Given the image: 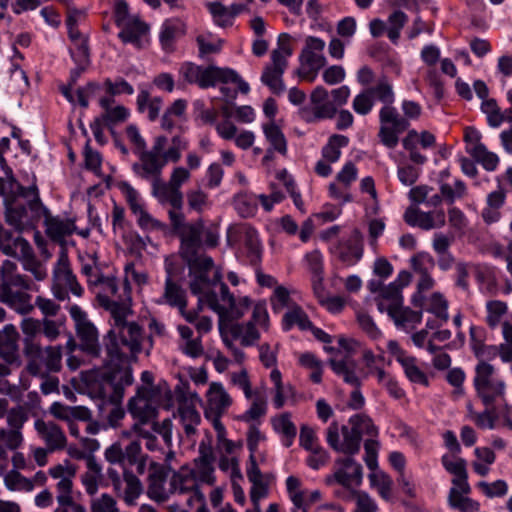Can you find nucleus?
I'll use <instances>...</instances> for the list:
<instances>
[{
    "label": "nucleus",
    "mask_w": 512,
    "mask_h": 512,
    "mask_svg": "<svg viewBox=\"0 0 512 512\" xmlns=\"http://www.w3.org/2000/svg\"><path fill=\"white\" fill-rule=\"evenodd\" d=\"M193 463L194 467L181 466L169 476L167 467L152 461L148 475V497L157 503H164L171 496H176L182 499L189 509H193L196 502L206 501L202 486L215 484L214 463L198 460H194Z\"/></svg>",
    "instance_id": "f257e3e1"
},
{
    "label": "nucleus",
    "mask_w": 512,
    "mask_h": 512,
    "mask_svg": "<svg viewBox=\"0 0 512 512\" xmlns=\"http://www.w3.org/2000/svg\"><path fill=\"white\" fill-rule=\"evenodd\" d=\"M132 309L116 311L112 329L104 336L106 356L103 359L105 366L113 370L122 365L135 361L138 355L146 351L147 354L153 347L151 336H146L143 328L135 321L130 320Z\"/></svg>",
    "instance_id": "f03ea898"
},
{
    "label": "nucleus",
    "mask_w": 512,
    "mask_h": 512,
    "mask_svg": "<svg viewBox=\"0 0 512 512\" xmlns=\"http://www.w3.org/2000/svg\"><path fill=\"white\" fill-rule=\"evenodd\" d=\"M189 147V141L175 135L171 139V145L160 156L159 166H154V170L146 172L141 179L151 183L152 195L161 204H169L171 209H182L183 193L182 186L188 183L192 177L190 169L184 166H175L171 170L169 180L165 182L162 178L163 169L171 163H178L182 157L183 151Z\"/></svg>",
    "instance_id": "7ed1b4c3"
},
{
    "label": "nucleus",
    "mask_w": 512,
    "mask_h": 512,
    "mask_svg": "<svg viewBox=\"0 0 512 512\" xmlns=\"http://www.w3.org/2000/svg\"><path fill=\"white\" fill-rule=\"evenodd\" d=\"M208 307L219 315L220 334L227 333L232 339H240L242 346H252L260 338V332L254 322L235 323L249 309V297L235 298L226 284H221V300L214 294L208 296Z\"/></svg>",
    "instance_id": "20e7f679"
},
{
    "label": "nucleus",
    "mask_w": 512,
    "mask_h": 512,
    "mask_svg": "<svg viewBox=\"0 0 512 512\" xmlns=\"http://www.w3.org/2000/svg\"><path fill=\"white\" fill-rule=\"evenodd\" d=\"M182 209H170L168 217L171 228L180 240L179 253L183 259L201 255L203 245L214 248L218 245V234L206 228L202 219L186 222Z\"/></svg>",
    "instance_id": "39448f33"
},
{
    "label": "nucleus",
    "mask_w": 512,
    "mask_h": 512,
    "mask_svg": "<svg viewBox=\"0 0 512 512\" xmlns=\"http://www.w3.org/2000/svg\"><path fill=\"white\" fill-rule=\"evenodd\" d=\"M35 286L26 276L17 272V264L4 260L0 266V302L20 315L33 312L32 295Z\"/></svg>",
    "instance_id": "423d86ee"
},
{
    "label": "nucleus",
    "mask_w": 512,
    "mask_h": 512,
    "mask_svg": "<svg viewBox=\"0 0 512 512\" xmlns=\"http://www.w3.org/2000/svg\"><path fill=\"white\" fill-rule=\"evenodd\" d=\"M363 435L375 438L378 429L370 417L357 414L349 419L348 425L341 428L337 422H332L326 430V441L333 450L353 455L359 451Z\"/></svg>",
    "instance_id": "0eeeda50"
},
{
    "label": "nucleus",
    "mask_w": 512,
    "mask_h": 512,
    "mask_svg": "<svg viewBox=\"0 0 512 512\" xmlns=\"http://www.w3.org/2000/svg\"><path fill=\"white\" fill-rule=\"evenodd\" d=\"M188 266L190 283L189 288L192 294L200 296V302H206L208 296L214 294L221 300V273L215 268L213 259L201 254L191 258L183 259Z\"/></svg>",
    "instance_id": "6e6552de"
},
{
    "label": "nucleus",
    "mask_w": 512,
    "mask_h": 512,
    "mask_svg": "<svg viewBox=\"0 0 512 512\" xmlns=\"http://www.w3.org/2000/svg\"><path fill=\"white\" fill-rule=\"evenodd\" d=\"M179 75L186 83L197 85L201 89L215 87L218 84L234 83L243 94H247L250 90L248 83L242 80L236 71L227 67L201 66L185 62L179 69Z\"/></svg>",
    "instance_id": "1a4fd4ad"
},
{
    "label": "nucleus",
    "mask_w": 512,
    "mask_h": 512,
    "mask_svg": "<svg viewBox=\"0 0 512 512\" xmlns=\"http://www.w3.org/2000/svg\"><path fill=\"white\" fill-rule=\"evenodd\" d=\"M349 97L350 89L346 85L330 93L323 86H316L310 94V106L302 107L299 115L306 123L332 119L337 114V107L345 105Z\"/></svg>",
    "instance_id": "9d476101"
},
{
    "label": "nucleus",
    "mask_w": 512,
    "mask_h": 512,
    "mask_svg": "<svg viewBox=\"0 0 512 512\" xmlns=\"http://www.w3.org/2000/svg\"><path fill=\"white\" fill-rule=\"evenodd\" d=\"M126 138L132 146L133 153L138 160L132 165L135 175L141 178L146 172H151L154 166H159L160 156L167 150L166 136H156L150 149L135 125H128L125 129Z\"/></svg>",
    "instance_id": "9b49d317"
},
{
    "label": "nucleus",
    "mask_w": 512,
    "mask_h": 512,
    "mask_svg": "<svg viewBox=\"0 0 512 512\" xmlns=\"http://www.w3.org/2000/svg\"><path fill=\"white\" fill-rule=\"evenodd\" d=\"M473 386L476 396L487 408H494L505 402L506 384L493 365L480 359L475 366Z\"/></svg>",
    "instance_id": "f8f14e48"
},
{
    "label": "nucleus",
    "mask_w": 512,
    "mask_h": 512,
    "mask_svg": "<svg viewBox=\"0 0 512 512\" xmlns=\"http://www.w3.org/2000/svg\"><path fill=\"white\" fill-rule=\"evenodd\" d=\"M26 370L32 376L44 378L52 372H59L62 367V347H42L39 342L26 341L23 347Z\"/></svg>",
    "instance_id": "ddd939ff"
},
{
    "label": "nucleus",
    "mask_w": 512,
    "mask_h": 512,
    "mask_svg": "<svg viewBox=\"0 0 512 512\" xmlns=\"http://www.w3.org/2000/svg\"><path fill=\"white\" fill-rule=\"evenodd\" d=\"M293 54L291 36L282 33L278 37L277 48L271 52V63L267 65L262 73L261 81L274 94L284 91L283 73L288 65V58Z\"/></svg>",
    "instance_id": "4468645a"
},
{
    "label": "nucleus",
    "mask_w": 512,
    "mask_h": 512,
    "mask_svg": "<svg viewBox=\"0 0 512 512\" xmlns=\"http://www.w3.org/2000/svg\"><path fill=\"white\" fill-rule=\"evenodd\" d=\"M100 305L108 310L111 316L115 312L131 308V287L128 284L119 286L117 279L113 276H103L92 288Z\"/></svg>",
    "instance_id": "2eb2a0df"
},
{
    "label": "nucleus",
    "mask_w": 512,
    "mask_h": 512,
    "mask_svg": "<svg viewBox=\"0 0 512 512\" xmlns=\"http://www.w3.org/2000/svg\"><path fill=\"white\" fill-rule=\"evenodd\" d=\"M45 206L42 204L38 187L36 186V198L14 197L6 204V222L17 230H23L31 226L42 217Z\"/></svg>",
    "instance_id": "dca6fc26"
},
{
    "label": "nucleus",
    "mask_w": 512,
    "mask_h": 512,
    "mask_svg": "<svg viewBox=\"0 0 512 512\" xmlns=\"http://www.w3.org/2000/svg\"><path fill=\"white\" fill-rule=\"evenodd\" d=\"M52 293L59 301L69 300V292L76 297H81L84 289L79 284L76 275L73 273L68 253L62 249L53 268Z\"/></svg>",
    "instance_id": "f3484780"
},
{
    "label": "nucleus",
    "mask_w": 512,
    "mask_h": 512,
    "mask_svg": "<svg viewBox=\"0 0 512 512\" xmlns=\"http://www.w3.org/2000/svg\"><path fill=\"white\" fill-rule=\"evenodd\" d=\"M69 314L74 322L78 349L91 358H99L102 349L96 326L88 319L86 312L76 304L69 308Z\"/></svg>",
    "instance_id": "a211bd4d"
},
{
    "label": "nucleus",
    "mask_w": 512,
    "mask_h": 512,
    "mask_svg": "<svg viewBox=\"0 0 512 512\" xmlns=\"http://www.w3.org/2000/svg\"><path fill=\"white\" fill-rule=\"evenodd\" d=\"M380 142L389 149H394L399 143V135L408 130L410 122L403 118L393 106H382L379 111Z\"/></svg>",
    "instance_id": "6ab92c4d"
},
{
    "label": "nucleus",
    "mask_w": 512,
    "mask_h": 512,
    "mask_svg": "<svg viewBox=\"0 0 512 512\" xmlns=\"http://www.w3.org/2000/svg\"><path fill=\"white\" fill-rule=\"evenodd\" d=\"M112 373L91 370L82 374V380L92 398L117 403L122 397L121 389L114 384Z\"/></svg>",
    "instance_id": "aec40b11"
},
{
    "label": "nucleus",
    "mask_w": 512,
    "mask_h": 512,
    "mask_svg": "<svg viewBox=\"0 0 512 512\" xmlns=\"http://www.w3.org/2000/svg\"><path fill=\"white\" fill-rule=\"evenodd\" d=\"M44 217L45 233L52 241L64 244L67 237L73 233H77L83 238H88L90 229H77L74 218L63 217L60 215H52L51 212L45 207L42 214Z\"/></svg>",
    "instance_id": "412c9836"
},
{
    "label": "nucleus",
    "mask_w": 512,
    "mask_h": 512,
    "mask_svg": "<svg viewBox=\"0 0 512 512\" xmlns=\"http://www.w3.org/2000/svg\"><path fill=\"white\" fill-rule=\"evenodd\" d=\"M159 391L154 387L142 386L136 395L130 399L128 409L131 415L143 424L153 420L157 415Z\"/></svg>",
    "instance_id": "4be33fe9"
},
{
    "label": "nucleus",
    "mask_w": 512,
    "mask_h": 512,
    "mask_svg": "<svg viewBox=\"0 0 512 512\" xmlns=\"http://www.w3.org/2000/svg\"><path fill=\"white\" fill-rule=\"evenodd\" d=\"M481 133L473 126L464 129V142L466 144V152L480 163L487 171H494L498 164V156L487 150L486 146L481 142Z\"/></svg>",
    "instance_id": "5701e85b"
},
{
    "label": "nucleus",
    "mask_w": 512,
    "mask_h": 512,
    "mask_svg": "<svg viewBox=\"0 0 512 512\" xmlns=\"http://www.w3.org/2000/svg\"><path fill=\"white\" fill-rule=\"evenodd\" d=\"M206 398L205 417L211 421L212 425L216 422H221L222 415L226 413L232 404L231 396L221 383L212 382L206 393Z\"/></svg>",
    "instance_id": "b1692460"
},
{
    "label": "nucleus",
    "mask_w": 512,
    "mask_h": 512,
    "mask_svg": "<svg viewBox=\"0 0 512 512\" xmlns=\"http://www.w3.org/2000/svg\"><path fill=\"white\" fill-rule=\"evenodd\" d=\"M388 351L394 356L395 360L401 365L404 370L405 376L413 383L420 384L427 387L429 380L425 372L418 366L416 357L408 354L403 350L399 343L395 340H390L387 343Z\"/></svg>",
    "instance_id": "393cba45"
},
{
    "label": "nucleus",
    "mask_w": 512,
    "mask_h": 512,
    "mask_svg": "<svg viewBox=\"0 0 512 512\" xmlns=\"http://www.w3.org/2000/svg\"><path fill=\"white\" fill-rule=\"evenodd\" d=\"M411 279V273L403 270L393 282L381 288L377 298L378 309L389 313V309L400 306L403 303L402 289L410 284Z\"/></svg>",
    "instance_id": "a878e982"
},
{
    "label": "nucleus",
    "mask_w": 512,
    "mask_h": 512,
    "mask_svg": "<svg viewBox=\"0 0 512 512\" xmlns=\"http://www.w3.org/2000/svg\"><path fill=\"white\" fill-rule=\"evenodd\" d=\"M358 177V169L352 161L346 162L328 186L329 196L342 202L352 201L350 188Z\"/></svg>",
    "instance_id": "bb28decb"
},
{
    "label": "nucleus",
    "mask_w": 512,
    "mask_h": 512,
    "mask_svg": "<svg viewBox=\"0 0 512 512\" xmlns=\"http://www.w3.org/2000/svg\"><path fill=\"white\" fill-rule=\"evenodd\" d=\"M34 429L50 453L66 448L67 437L65 432L54 421L38 418L34 421Z\"/></svg>",
    "instance_id": "cd10ccee"
},
{
    "label": "nucleus",
    "mask_w": 512,
    "mask_h": 512,
    "mask_svg": "<svg viewBox=\"0 0 512 512\" xmlns=\"http://www.w3.org/2000/svg\"><path fill=\"white\" fill-rule=\"evenodd\" d=\"M336 469L332 475L326 477L327 485L338 483L344 487L360 485L362 481V467L351 458L336 461Z\"/></svg>",
    "instance_id": "c85d7f7f"
},
{
    "label": "nucleus",
    "mask_w": 512,
    "mask_h": 512,
    "mask_svg": "<svg viewBox=\"0 0 512 512\" xmlns=\"http://www.w3.org/2000/svg\"><path fill=\"white\" fill-rule=\"evenodd\" d=\"M335 256L344 264H356L363 255V238L358 230H354L346 240L340 241L333 249Z\"/></svg>",
    "instance_id": "c756f323"
},
{
    "label": "nucleus",
    "mask_w": 512,
    "mask_h": 512,
    "mask_svg": "<svg viewBox=\"0 0 512 512\" xmlns=\"http://www.w3.org/2000/svg\"><path fill=\"white\" fill-rule=\"evenodd\" d=\"M19 338L20 335L12 324H8L0 330V358L7 364H15L16 366L21 364Z\"/></svg>",
    "instance_id": "7c9ffc66"
},
{
    "label": "nucleus",
    "mask_w": 512,
    "mask_h": 512,
    "mask_svg": "<svg viewBox=\"0 0 512 512\" xmlns=\"http://www.w3.org/2000/svg\"><path fill=\"white\" fill-rule=\"evenodd\" d=\"M247 478L251 482L250 499L253 506H258L261 499L268 496L271 477L268 474H262L256 460L252 459L246 470Z\"/></svg>",
    "instance_id": "2f4dec72"
},
{
    "label": "nucleus",
    "mask_w": 512,
    "mask_h": 512,
    "mask_svg": "<svg viewBox=\"0 0 512 512\" xmlns=\"http://www.w3.org/2000/svg\"><path fill=\"white\" fill-rule=\"evenodd\" d=\"M237 232L241 242L243 243L249 263L258 267L262 260L263 248L257 230L250 225L245 224L240 226Z\"/></svg>",
    "instance_id": "473e14b6"
},
{
    "label": "nucleus",
    "mask_w": 512,
    "mask_h": 512,
    "mask_svg": "<svg viewBox=\"0 0 512 512\" xmlns=\"http://www.w3.org/2000/svg\"><path fill=\"white\" fill-rule=\"evenodd\" d=\"M20 251L13 258L20 261L24 270L30 272L37 281H43L47 277V270L36 257L33 247L28 241L18 243Z\"/></svg>",
    "instance_id": "72a5a7b5"
},
{
    "label": "nucleus",
    "mask_w": 512,
    "mask_h": 512,
    "mask_svg": "<svg viewBox=\"0 0 512 512\" xmlns=\"http://www.w3.org/2000/svg\"><path fill=\"white\" fill-rule=\"evenodd\" d=\"M177 331L179 333L177 347L182 354L192 359H198L204 355L201 336L194 337L193 330L186 325H178Z\"/></svg>",
    "instance_id": "f704fd0d"
},
{
    "label": "nucleus",
    "mask_w": 512,
    "mask_h": 512,
    "mask_svg": "<svg viewBox=\"0 0 512 512\" xmlns=\"http://www.w3.org/2000/svg\"><path fill=\"white\" fill-rule=\"evenodd\" d=\"M120 29L118 37L123 43H130L137 48H142L147 43L149 26L139 18H133Z\"/></svg>",
    "instance_id": "c9c22d12"
},
{
    "label": "nucleus",
    "mask_w": 512,
    "mask_h": 512,
    "mask_svg": "<svg viewBox=\"0 0 512 512\" xmlns=\"http://www.w3.org/2000/svg\"><path fill=\"white\" fill-rule=\"evenodd\" d=\"M140 452H142V447L139 441H131L125 448L117 441L106 448L104 456L109 463L125 467L126 463L139 455Z\"/></svg>",
    "instance_id": "e433bc0d"
},
{
    "label": "nucleus",
    "mask_w": 512,
    "mask_h": 512,
    "mask_svg": "<svg viewBox=\"0 0 512 512\" xmlns=\"http://www.w3.org/2000/svg\"><path fill=\"white\" fill-rule=\"evenodd\" d=\"M68 35L75 46V50H71L72 56L76 61L87 63L89 59V49L87 38L81 34L77 27L75 16L69 15L67 18Z\"/></svg>",
    "instance_id": "4c0bfd02"
},
{
    "label": "nucleus",
    "mask_w": 512,
    "mask_h": 512,
    "mask_svg": "<svg viewBox=\"0 0 512 512\" xmlns=\"http://www.w3.org/2000/svg\"><path fill=\"white\" fill-rule=\"evenodd\" d=\"M329 365L336 375L342 377L345 383L355 388L361 386V380L356 372V362L351 357L332 358L329 361Z\"/></svg>",
    "instance_id": "58836bf2"
},
{
    "label": "nucleus",
    "mask_w": 512,
    "mask_h": 512,
    "mask_svg": "<svg viewBox=\"0 0 512 512\" xmlns=\"http://www.w3.org/2000/svg\"><path fill=\"white\" fill-rule=\"evenodd\" d=\"M324 48V40L308 36L305 39V46L301 52V59L313 68H320L325 64V58L322 55Z\"/></svg>",
    "instance_id": "ea45409f"
},
{
    "label": "nucleus",
    "mask_w": 512,
    "mask_h": 512,
    "mask_svg": "<svg viewBox=\"0 0 512 512\" xmlns=\"http://www.w3.org/2000/svg\"><path fill=\"white\" fill-rule=\"evenodd\" d=\"M36 184L28 187L21 185L14 177L0 178V195L6 198V204L14 197L36 198Z\"/></svg>",
    "instance_id": "a19ab883"
},
{
    "label": "nucleus",
    "mask_w": 512,
    "mask_h": 512,
    "mask_svg": "<svg viewBox=\"0 0 512 512\" xmlns=\"http://www.w3.org/2000/svg\"><path fill=\"white\" fill-rule=\"evenodd\" d=\"M388 315L393 319L398 328L404 329L405 331L415 329L422 321L421 311H414L409 307H403L402 304L389 309Z\"/></svg>",
    "instance_id": "79ce46f5"
},
{
    "label": "nucleus",
    "mask_w": 512,
    "mask_h": 512,
    "mask_svg": "<svg viewBox=\"0 0 512 512\" xmlns=\"http://www.w3.org/2000/svg\"><path fill=\"white\" fill-rule=\"evenodd\" d=\"M76 469L69 462L65 461L63 464H58L49 469V474L54 479H59L56 485L57 495H65L72 493V478L75 476Z\"/></svg>",
    "instance_id": "37998d69"
},
{
    "label": "nucleus",
    "mask_w": 512,
    "mask_h": 512,
    "mask_svg": "<svg viewBox=\"0 0 512 512\" xmlns=\"http://www.w3.org/2000/svg\"><path fill=\"white\" fill-rule=\"evenodd\" d=\"M363 377L375 376L378 381L385 379V358L383 355H376L371 349H364L362 352Z\"/></svg>",
    "instance_id": "c03bdc74"
},
{
    "label": "nucleus",
    "mask_w": 512,
    "mask_h": 512,
    "mask_svg": "<svg viewBox=\"0 0 512 512\" xmlns=\"http://www.w3.org/2000/svg\"><path fill=\"white\" fill-rule=\"evenodd\" d=\"M158 304H167L177 308L187 306L186 293L177 279L165 278L164 290L161 298L157 300Z\"/></svg>",
    "instance_id": "a18cd8bd"
},
{
    "label": "nucleus",
    "mask_w": 512,
    "mask_h": 512,
    "mask_svg": "<svg viewBox=\"0 0 512 512\" xmlns=\"http://www.w3.org/2000/svg\"><path fill=\"white\" fill-rule=\"evenodd\" d=\"M270 380L273 383L272 388V404L276 409L282 408L287 399L294 396V388L291 384H284L282 374L278 368L272 369Z\"/></svg>",
    "instance_id": "49530a36"
},
{
    "label": "nucleus",
    "mask_w": 512,
    "mask_h": 512,
    "mask_svg": "<svg viewBox=\"0 0 512 512\" xmlns=\"http://www.w3.org/2000/svg\"><path fill=\"white\" fill-rule=\"evenodd\" d=\"M262 130L269 148H272L282 156H286L288 151L287 139L281 128L274 121H269L262 124Z\"/></svg>",
    "instance_id": "de8ad7c7"
},
{
    "label": "nucleus",
    "mask_w": 512,
    "mask_h": 512,
    "mask_svg": "<svg viewBox=\"0 0 512 512\" xmlns=\"http://www.w3.org/2000/svg\"><path fill=\"white\" fill-rule=\"evenodd\" d=\"M367 90L370 92L373 100H378L383 104V106H392L395 102V93L392 82L385 75L380 77L377 83L372 87H368Z\"/></svg>",
    "instance_id": "09e8293b"
},
{
    "label": "nucleus",
    "mask_w": 512,
    "mask_h": 512,
    "mask_svg": "<svg viewBox=\"0 0 512 512\" xmlns=\"http://www.w3.org/2000/svg\"><path fill=\"white\" fill-rule=\"evenodd\" d=\"M178 414L185 434L187 436L195 435L197 426L201 422V416L197 409L193 405L184 402L179 405Z\"/></svg>",
    "instance_id": "8fccbe9b"
},
{
    "label": "nucleus",
    "mask_w": 512,
    "mask_h": 512,
    "mask_svg": "<svg viewBox=\"0 0 512 512\" xmlns=\"http://www.w3.org/2000/svg\"><path fill=\"white\" fill-rule=\"evenodd\" d=\"M311 324L312 322L309 320L306 312L298 305L290 307L282 320V326L285 331H289L294 326H297L300 330H308L311 328Z\"/></svg>",
    "instance_id": "3c124183"
},
{
    "label": "nucleus",
    "mask_w": 512,
    "mask_h": 512,
    "mask_svg": "<svg viewBox=\"0 0 512 512\" xmlns=\"http://www.w3.org/2000/svg\"><path fill=\"white\" fill-rule=\"evenodd\" d=\"M137 109L141 113H147L150 121H155L162 108V99L159 97H151L149 92L141 90L136 100Z\"/></svg>",
    "instance_id": "603ef678"
},
{
    "label": "nucleus",
    "mask_w": 512,
    "mask_h": 512,
    "mask_svg": "<svg viewBox=\"0 0 512 512\" xmlns=\"http://www.w3.org/2000/svg\"><path fill=\"white\" fill-rule=\"evenodd\" d=\"M184 34V24L179 19H169L163 23L160 42L165 50L172 48L174 41Z\"/></svg>",
    "instance_id": "864d4df0"
},
{
    "label": "nucleus",
    "mask_w": 512,
    "mask_h": 512,
    "mask_svg": "<svg viewBox=\"0 0 512 512\" xmlns=\"http://www.w3.org/2000/svg\"><path fill=\"white\" fill-rule=\"evenodd\" d=\"M207 7L215 22L221 27L231 26L234 17L240 12V7L235 4L231 7H225L219 2H213L209 3Z\"/></svg>",
    "instance_id": "5fc2aeb1"
},
{
    "label": "nucleus",
    "mask_w": 512,
    "mask_h": 512,
    "mask_svg": "<svg viewBox=\"0 0 512 512\" xmlns=\"http://www.w3.org/2000/svg\"><path fill=\"white\" fill-rule=\"evenodd\" d=\"M248 400L251 401V404L241 416V420L247 423L257 422L267 413L266 397L262 392L258 391Z\"/></svg>",
    "instance_id": "6e6d98bb"
},
{
    "label": "nucleus",
    "mask_w": 512,
    "mask_h": 512,
    "mask_svg": "<svg viewBox=\"0 0 512 512\" xmlns=\"http://www.w3.org/2000/svg\"><path fill=\"white\" fill-rule=\"evenodd\" d=\"M349 143V138L344 135L334 134L321 150L322 158L328 162L336 163L341 157V149Z\"/></svg>",
    "instance_id": "4d7b16f0"
},
{
    "label": "nucleus",
    "mask_w": 512,
    "mask_h": 512,
    "mask_svg": "<svg viewBox=\"0 0 512 512\" xmlns=\"http://www.w3.org/2000/svg\"><path fill=\"white\" fill-rule=\"evenodd\" d=\"M273 428L283 436V444L290 447L297 434L295 424L291 421L289 413H283L272 420Z\"/></svg>",
    "instance_id": "13d9d810"
},
{
    "label": "nucleus",
    "mask_w": 512,
    "mask_h": 512,
    "mask_svg": "<svg viewBox=\"0 0 512 512\" xmlns=\"http://www.w3.org/2000/svg\"><path fill=\"white\" fill-rule=\"evenodd\" d=\"M258 196L241 192L235 195L233 204L238 214L243 218L254 216L257 211Z\"/></svg>",
    "instance_id": "bf43d9fd"
},
{
    "label": "nucleus",
    "mask_w": 512,
    "mask_h": 512,
    "mask_svg": "<svg viewBox=\"0 0 512 512\" xmlns=\"http://www.w3.org/2000/svg\"><path fill=\"white\" fill-rule=\"evenodd\" d=\"M298 362L301 367L310 370V379L313 383H321L323 364L315 354L310 352L302 353L298 357Z\"/></svg>",
    "instance_id": "052dcab7"
},
{
    "label": "nucleus",
    "mask_w": 512,
    "mask_h": 512,
    "mask_svg": "<svg viewBox=\"0 0 512 512\" xmlns=\"http://www.w3.org/2000/svg\"><path fill=\"white\" fill-rule=\"evenodd\" d=\"M123 480L125 482L124 501L128 505H133L142 493V483L132 471L127 469L123 472Z\"/></svg>",
    "instance_id": "680f3d73"
},
{
    "label": "nucleus",
    "mask_w": 512,
    "mask_h": 512,
    "mask_svg": "<svg viewBox=\"0 0 512 512\" xmlns=\"http://www.w3.org/2000/svg\"><path fill=\"white\" fill-rule=\"evenodd\" d=\"M20 241H27L23 237H13V233L4 228L0 223V252L6 256H16L17 252L20 251L18 243Z\"/></svg>",
    "instance_id": "e2e57ef3"
},
{
    "label": "nucleus",
    "mask_w": 512,
    "mask_h": 512,
    "mask_svg": "<svg viewBox=\"0 0 512 512\" xmlns=\"http://www.w3.org/2000/svg\"><path fill=\"white\" fill-rule=\"evenodd\" d=\"M407 22H408V16L400 10H395L394 12H392L389 15V17L387 19V23H388L387 37L389 38V40L392 43H394V44L398 43V40H399L400 34H401V30L406 25Z\"/></svg>",
    "instance_id": "0e129e2a"
},
{
    "label": "nucleus",
    "mask_w": 512,
    "mask_h": 512,
    "mask_svg": "<svg viewBox=\"0 0 512 512\" xmlns=\"http://www.w3.org/2000/svg\"><path fill=\"white\" fill-rule=\"evenodd\" d=\"M508 306L505 302L500 300H491L486 304V323L490 328H496L502 317L507 313Z\"/></svg>",
    "instance_id": "69168bd1"
},
{
    "label": "nucleus",
    "mask_w": 512,
    "mask_h": 512,
    "mask_svg": "<svg viewBox=\"0 0 512 512\" xmlns=\"http://www.w3.org/2000/svg\"><path fill=\"white\" fill-rule=\"evenodd\" d=\"M491 409L486 407L485 411L479 413L474 410L471 403H468V418L480 429H493L495 427V417Z\"/></svg>",
    "instance_id": "338daca9"
},
{
    "label": "nucleus",
    "mask_w": 512,
    "mask_h": 512,
    "mask_svg": "<svg viewBox=\"0 0 512 512\" xmlns=\"http://www.w3.org/2000/svg\"><path fill=\"white\" fill-rule=\"evenodd\" d=\"M448 503L451 508L457 509L460 512H477L480 508L478 501L458 495L455 491H449Z\"/></svg>",
    "instance_id": "774afa93"
}]
</instances>
